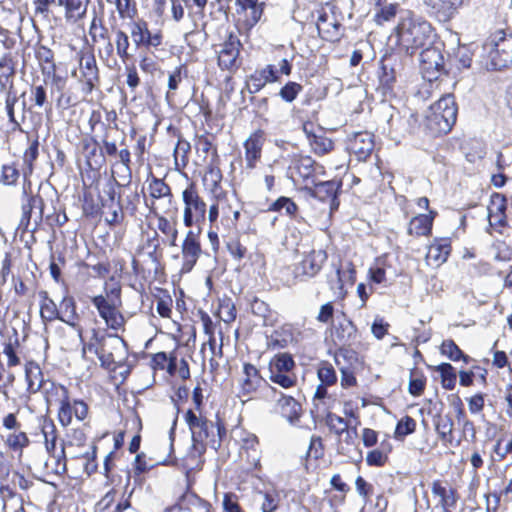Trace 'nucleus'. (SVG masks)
Wrapping results in <instances>:
<instances>
[{
	"label": "nucleus",
	"mask_w": 512,
	"mask_h": 512,
	"mask_svg": "<svg viewBox=\"0 0 512 512\" xmlns=\"http://www.w3.org/2000/svg\"><path fill=\"white\" fill-rule=\"evenodd\" d=\"M432 27L430 23L407 11L395 28L396 45L407 54L426 45L431 38Z\"/></svg>",
	"instance_id": "obj_2"
},
{
	"label": "nucleus",
	"mask_w": 512,
	"mask_h": 512,
	"mask_svg": "<svg viewBox=\"0 0 512 512\" xmlns=\"http://www.w3.org/2000/svg\"><path fill=\"white\" fill-rule=\"evenodd\" d=\"M326 260L327 253L324 250H312L304 256L299 268L303 275L314 277L321 270Z\"/></svg>",
	"instance_id": "obj_22"
},
{
	"label": "nucleus",
	"mask_w": 512,
	"mask_h": 512,
	"mask_svg": "<svg viewBox=\"0 0 512 512\" xmlns=\"http://www.w3.org/2000/svg\"><path fill=\"white\" fill-rule=\"evenodd\" d=\"M426 384L425 376L416 369L411 370L408 391L413 396H419L424 391Z\"/></svg>",
	"instance_id": "obj_48"
},
{
	"label": "nucleus",
	"mask_w": 512,
	"mask_h": 512,
	"mask_svg": "<svg viewBox=\"0 0 512 512\" xmlns=\"http://www.w3.org/2000/svg\"><path fill=\"white\" fill-rule=\"evenodd\" d=\"M341 186L340 182L337 181H323L311 183L304 187L305 191L309 196L319 199L322 202L331 201V210L336 209L339 205L337 202V191Z\"/></svg>",
	"instance_id": "obj_12"
},
{
	"label": "nucleus",
	"mask_w": 512,
	"mask_h": 512,
	"mask_svg": "<svg viewBox=\"0 0 512 512\" xmlns=\"http://www.w3.org/2000/svg\"><path fill=\"white\" fill-rule=\"evenodd\" d=\"M326 422L330 430L335 434L341 435L344 432L348 433V423L344 418L330 413L327 415Z\"/></svg>",
	"instance_id": "obj_57"
},
{
	"label": "nucleus",
	"mask_w": 512,
	"mask_h": 512,
	"mask_svg": "<svg viewBox=\"0 0 512 512\" xmlns=\"http://www.w3.org/2000/svg\"><path fill=\"white\" fill-rule=\"evenodd\" d=\"M263 143L264 138L261 131L254 132L244 142L245 161L248 169L256 167V163L261 157Z\"/></svg>",
	"instance_id": "obj_21"
},
{
	"label": "nucleus",
	"mask_w": 512,
	"mask_h": 512,
	"mask_svg": "<svg viewBox=\"0 0 512 512\" xmlns=\"http://www.w3.org/2000/svg\"><path fill=\"white\" fill-rule=\"evenodd\" d=\"M149 196L151 198V202L148 203L146 200V205L149 207L150 212L154 215H158L160 207L157 204L159 200H167L168 204H171L172 201V193L169 185H167L162 179H158L156 177H152L148 186Z\"/></svg>",
	"instance_id": "obj_16"
},
{
	"label": "nucleus",
	"mask_w": 512,
	"mask_h": 512,
	"mask_svg": "<svg viewBox=\"0 0 512 512\" xmlns=\"http://www.w3.org/2000/svg\"><path fill=\"white\" fill-rule=\"evenodd\" d=\"M79 70V80L84 84V91L87 94L91 93L99 81V71L94 55H83L80 59Z\"/></svg>",
	"instance_id": "obj_15"
},
{
	"label": "nucleus",
	"mask_w": 512,
	"mask_h": 512,
	"mask_svg": "<svg viewBox=\"0 0 512 512\" xmlns=\"http://www.w3.org/2000/svg\"><path fill=\"white\" fill-rule=\"evenodd\" d=\"M190 150V144L187 141L179 140L174 148L175 162L178 165V161L181 160L182 164L185 165L187 162V155Z\"/></svg>",
	"instance_id": "obj_63"
},
{
	"label": "nucleus",
	"mask_w": 512,
	"mask_h": 512,
	"mask_svg": "<svg viewBox=\"0 0 512 512\" xmlns=\"http://www.w3.org/2000/svg\"><path fill=\"white\" fill-rule=\"evenodd\" d=\"M219 203L220 214L222 216V222H225L227 218H230V212L233 210V206L236 204V199L231 196L229 197L227 192L217 194L213 196Z\"/></svg>",
	"instance_id": "obj_49"
},
{
	"label": "nucleus",
	"mask_w": 512,
	"mask_h": 512,
	"mask_svg": "<svg viewBox=\"0 0 512 512\" xmlns=\"http://www.w3.org/2000/svg\"><path fill=\"white\" fill-rule=\"evenodd\" d=\"M435 430L444 445L453 442L454 423L450 416H437L434 420Z\"/></svg>",
	"instance_id": "obj_27"
},
{
	"label": "nucleus",
	"mask_w": 512,
	"mask_h": 512,
	"mask_svg": "<svg viewBox=\"0 0 512 512\" xmlns=\"http://www.w3.org/2000/svg\"><path fill=\"white\" fill-rule=\"evenodd\" d=\"M506 199L500 194H494L491 197L488 206V219L491 227L499 228L506 224Z\"/></svg>",
	"instance_id": "obj_23"
},
{
	"label": "nucleus",
	"mask_w": 512,
	"mask_h": 512,
	"mask_svg": "<svg viewBox=\"0 0 512 512\" xmlns=\"http://www.w3.org/2000/svg\"><path fill=\"white\" fill-rule=\"evenodd\" d=\"M401 71H392V70H382L380 68L378 77H379V87L381 88L384 95L391 93L393 91L394 85L397 80V76Z\"/></svg>",
	"instance_id": "obj_44"
},
{
	"label": "nucleus",
	"mask_w": 512,
	"mask_h": 512,
	"mask_svg": "<svg viewBox=\"0 0 512 512\" xmlns=\"http://www.w3.org/2000/svg\"><path fill=\"white\" fill-rule=\"evenodd\" d=\"M356 337V326L345 316L342 320H339L337 324L334 325L332 338L334 343L340 346L339 348H347L346 346L354 342Z\"/></svg>",
	"instance_id": "obj_19"
},
{
	"label": "nucleus",
	"mask_w": 512,
	"mask_h": 512,
	"mask_svg": "<svg viewBox=\"0 0 512 512\" xmlns=\"http://www.w3.org/2000/svg\"><path fill=\"white\" fill-rule=\"evenodd\" d=\"M114 4L121 19L134 20L137 15L135 0H114Z\"/></svg>",
	"instance_id": "obj_45"
},
{
	"label": "nucleus",
	"mask_w": 512,
	"mask_h": 512,
	"mask_svg": "<svg viewBox=\"0 0 512 512\" xmlns=\"http://www.w3.org/2000/svg\"><path fill=\"white\" fill-rule=\"evenodd\" d=\"M83 151L90 167L94 165L98 166L104 161V154L102 150L99 149V145L94 139L84 141Z\"/></svg>",
	"instance_id": "obj_35"
},
{
	"label": "nucleus",
	"mask_w": 512,
	"mask_h": 512,
	"mask_svg": "<svg viewBox=\"0 0 512 512\" xmlns=\"http://www.w3.org/2000/svg\"><path fill=\"white\" fill-rule=\"evenodd\" d=\"M92 303L96 307L99 316L105 321L106 325L112 330H121L125 325V318L119 311L120 299H107L102 295L92 298Z\"/></svg>",
	"instance_id": "obj_9"
},
{
	"label": "nucleus",
	"mask_w": 512,
	"mask_h": 512,
	"mask_svg": "<svg viewBox=\"0 0 512 512\" xmlns=\"http://www.w3.org/2000/svg\"><path fill=\"white\" fill-rule=\"evenodd\" d=\"M416 429V421L410 417H403L397 424L395 429L396 437H405L412 434Z\"/></svg>",
	"instance_id": "obj_58"
},
{
	"label": "nucleus",
	"mask_w": 512,
	"mask_h": 512,
	"mask_svg": "<svg viewBox=\"0 0 512 512\" xmlns=\"http://www.w3.org/2000/svg\"><path fill=\"white\" fill-rule=\"evenodd\" d=\"M433 13L441 20H449L454 17L459 9L469 2V0H423Z\"/></svg>",
	"instance_id": "obj_17"
},
{
	"label": "nucleus",
	"mask_w": 512,
	"mask_h": 512,
	"mask_svg": "<svg viewBox=\"0 0 512 512\" xmlns=\"http://www.w3.org/2000/svg\"><path fill=\"white\" fill-rule=\"evenodd\" d=\"M432 223V215L420 214L410 221L408 233L416 236L428 235L432 229Z\"/></svg>",
	"instance_id": "obj_29"
},
{
	"label": "nucleus",
	"mask_w": 512,
	"mask_h": 512,
	"mask_svg": "<svg viewBox=\"0 0 512 512\" xmlns=\"http://www.w3.org/2000/svg\"><path fill=\"white\" fill-rule=\"evenodd\" d=\"M59 320L66 323L71 330L68 331V339H64L63 345L70 346L78 341L82 342L83 328L79 324L80 316L77 313L76 302L73 297L66 296L62 299L58 307Z\"/></svg>",
	"instance_id": "obj_7"
},
{
	"label": "nucleus",
	"mask_w": 512,
	"mask_h": 512,
	"mask_svg": "<svg viewBox=\"0 0 512 512\" xmlns=\"http://www.w3.org/2000/svg\"><path fill=\"white\" fill-rule=\"evenodd\" d=\"M25 377L27 382V391L30 394L38 392L43 385V374L38 365L30 363L26 365Z\"/></svg>",
	"instance_id": "obj_30"
},
{
	"label": "nucleus",
	"mask_w": 512,
	"mask_h": 512,
	"mask_svg": "<svg viewBox=\"0 0 512 512\" xmlns=\"http://www.w3.org/2000/svg\"><path fill=\"white\" fill-rule=\"evenodd\" d=\"M33 208H39L38 219H42L43 200L39 196H34L29 198L27 204H24L22 207V217L20 220V226H23L25 228L28 227Z\"/></svg>",
	"instance_id": "obj_39"
},
{
	"label": "nucleus",
	"mask_w": 512,
	"mask_h": 512,
	"mask_svg": "<svg viewBox=\"0 0 512 512\" xmlns=\"http://www.w3.org/2000/svg\"><path fill=\"white\" fill-rule=\"evenodd\" d=\"M59 390L62 398L60 399L58 419L63 426H68L71 424L74 415L73 404L69 400L67 389L64 386H59Z\"/></svg>",
	"instance_id": "obj_31"
},
{
	"label": "nucleus",
	"mask_w": 512,
	"mask_h": 512,
	"mask_svg": "<svg viewBox=\"0 0 512 512\" xmlns=\"http://www.w3.org/2000/svg\"><path fill=\"white\" fill-rule=\"evenodd\" d=\"M6 442L11 449L21 450L29 444V439L25 432H14L8 435Z\"/></svg>",
	"instance_id": "obj_60"
},
{
	"label": "nucleus",
	"mask_w": 512,
	"mask_h": 512,
	"mask_svg": "<svg viewBox=\"0 0 512 512\" xmlns=\"http://www.w3.org/2000/svg\"><path fill=\"white\" fill-rule=\"evenodd\" d=\"M281 209H285V212L287 215L294 216L298 210V207L291 198L282 196V197L278 198L276 201H274L270 205L268 210L269 211H280Z\"/></svg>",
	"instance_id": "obj_54"
},
{
	"label": "nucleus",
	"mask_w": 512,
	"mask_h": 512,
	"mask_svg": "<svg viewBox=\"0 0 512 512\" xmlns=\"http://www.w3.org/2000/svg\"><path fill=\"white\" fill-rule=\"evenodd\" d=\"M270 379L272 382L280 385L283 388H290L295 384V378L287 373L282 372H270Z\"/></svg>",
	"instance_id": "obj_62"
},
{
	"label": "nucleus",
	"mask_w": 512,
	"mask_h": 512,
	"mask_svg": "<svg viewBox=\"0 0 512 512\" xmlns=\"http://www.w3.org/2000/svg\"><path fill=\"white\" fill-rule=\"evenodd\" d=\"M237 13L249 11L247 22L255 25L261 18L263 13V3L258 0H236Z\"/></svg>",
	"instance_id": "obj_26"
},
{
	"label": "nucleus",
	"mask_w": 512,
	"mask_h": 512,
	"mask_svg": "<svg viewBox=\"0 0 512 512\" xmlns=\"http://www.w3.org/2000/svg\"><path fill=\"white\" fill-rule=\"evenodd\" d=\"M111 30L114 33V43L116 54L125 63L130 57L129 53L130 41L128 34L122 29L118 28L115 24L111 25Z\"/></svg>",
	"instance_id": "obj_25"
},
{
	"label": "nucleus",
	"mask_w": 512,
	"mask_h": 512,
	"mask_svg": "<svg viewBox=\"0 0 512 512\" xmlns=\"http://www.w3.org/2000/svg\"><path fill=\"white\" fill-rule=\"evenodd\" d=\"M87 349L94 352L101 366L107 369H115L117 365H122L128 356L126 342L120 336L105 331L93 330Z\"/></svg>",
	"instance_id": "obj_1"
},
{
	"label": "nucleus",
	"mask_w": 512,
	"mask_h": 512,
	"mask_svg": "<svg viewBox=\"0 0 512 512\" xmlns=\"http://www.w3.org/2000/svg\"><path fill=\"white\" fill-rule=\"evenodd\" d=\"M241 43L239 39L230 34L228 39L220 45L218 50V64L221 69L235 71L240 66L238 57L240 54Z\"/></svg>",
	"instance_id": "obj_11"
},
{
	"label": "nucleus",
	"mask_w": 512,
	"mask_h": 512,
	"mask_svg": "<svg viewBox=\"0 0 512 512\" xmlns=\"http://www.w3.org/2000/svg\"><path fill=\"white\" fill-rule=\"evenodd\" d=\"M432 493L440 498L441 506H455L457 502L456 492L454 489L447 490L441 485L440 481L432 483Z\"/></svg>",
	"instance_id": "obj_38"
},
{
	"label": "nucleus",
	"mask_w": 512,
	"mask_h": 512,
	"mask_svg": "<svg viewBox=\"0 0 512 512\" xmlns=\"http://www.w3.org/2000/svg\"><path fill=\"white\" fill-rule=\"evenodd\" d=\"M188 71L184 65L176 67L168 77L167 98L174 95L175 91L180 87L182 82L187 78Z\"/></svg>",
	"instance_id": "obj_41"
},
{
	"label": "nucleus",
	"mask_w": 512,
	"mask_h": 512,
	"mask_svg": "<svg viewBox=\"0 0 512 512\" xmlns=\"http://www.w3.org/2000/svg\"><path fill=\"white\" fill-rule=\"evenodd\" d=\"M373 146V141L369 135L358 134L352 142L351 149L359 158H366L372 152Z\"/></svg>",
	"instance_id": "obj_40"
},
{
	"label": "nucleus",
	"mask_w": 512,
	"mask_h": 512,
	"mask_svg": "<svg viewBox=\"0 0 512 512\" xmlns=\"http://www.w3.org/2000/svg\"><path fill=\"white\" fill-rule=\"evenodd\" d=\"M43 300L40 305V315L43 321H53L59 319V310L54 301L43 293Z\"/></svg>",
	"instance_id": "obj_47"
},
{
	"label": "nucleus",
	"mask_w": 512,
	"mask_h": 512,
	"mask_svg": "<svg viewBox=\"0 0 512 512\" xmlns=\"http://www.w3.org/2000/svg\"><path fill=\"white\" fill-rule=\"evenodd\" d=\"M244 378L242 381V390L244 393H251L257 389L261 383V377L257 368L249 363H246L243 368Z\"/></svg>",
	"instance_id": "obj_32"
},
{
	"label": "nucleus",
	"mask_w": 512,
	"mask_h": 512,
	"mask_svg": "<svg viewBox=\"0 0 512 512\" xmlns=\"http://www.w3.org/2000/svg\"><path fill=\"white\" fill-rule=\"evenodd\" d=\"M302 90L303 87L301 84L289 81L280 89L279 96L283 101L291 103L298 97Z\"/></svg>",
	"instance_id": "obj_52"
},
{
	"label": "nucleus",
	"mask_w": 512,
	"mask_h": 512,
	"mask_svg": "<svg viewBox=\"0 0 512 512\" xmlns=\"http://www.w3.org/2000/svg\"><path fill=\"white\" fill-rule=\"evenodd\" d=\"M201 254L200 243L192 231H189L182 245L183 265L182 271H190Z\"/></svg>",
	"instance_id": "obj_20"
},
{
	"label": "nucleus",
	"mask_w": 512,
	"mask_h": 512,
	"mask_svg": "<svg viewBox=\"0 0 512 512\" xmlns=\"http://www.w3.org/2000/svg\"><path fill=\"white\" fill-rule=\"evenodd\" d=\"M426 127L434 134L448 133L457 119V106L454 96L446 94L429 107L426 114Z\"/></svg>",
	"instance_id": "obj_4"
},
{
	"label": "nucleus",
	"mask_w": 512,
	"mask_h": 512,
	"mask_svg": "<svg viewBox=\"0 0 512 512\" xmlns=\"http://www.w3.org/2000/svg\"><path fill=\"white\" fill-rule=\"evenodd\" d=\"M185 420L191 431L193 448L196 452L202 454L207 446L214 449L220 446L221 429L212 421L196 415L192 410L186 412Z\"/></svg>",
	"instance_id": "obj_3"
},
{
	"label": "nucleus",
	"mask_w": 512,
	"mask_h": 512,
	"mask_svg": "<svg viewBox=\"0 0 512 512\" xmlns=\"http://www.w3.org/2000/svg\"><path fill=\"white\" fill-rule=\"evenodd\" d=\"M221 181V170L217 166H214L212 164L209 165L204 174L203 182L207 189L210 190L213 196L225 192L220 186Z\"/></svg>",
	"instance_id": "obj_28"
},
{
	"label": "nucleus",
	"mask_w": 512,
	"mask_h": 512,
	"mask_svg": "<svg viewBox=\"0 0 512 512\" xmlns=\"http://www.w3.org/2000/svg\"><path fill=\"white\" fill-rule=\"evenodd\" d=\"M423 73L431 80L444 68V57L436 47H427L420 53Z\"/></svg>",
	"instance_id": "obj_14"
},
{
	"label": "nucleus",
	"mask_w": 512,
	"mask_h": 512,
	"mask_svg": "<svg viewBox=\"0 0 512 512\" xmlns=\"http://www.w3.org/2000/svg\"><path fill=\"white\" fill-rule=\"evenodd\" d=\"M218 316L225 323H230L236 318V309L230 300H225L219 305Z\"/></svg>",
	"instance_id": "obj_59"
},
{
	"label": "nucleus",
	"mask_w": 512,
	"mask_h": 512,
	"mask_svg": "<svg viewBox=\"0 0 512 512\" xmlns=\"http://www.w3.org/2000/svg\"><path fill=\"white\" fill-rule=\"evenodd\" d=\"M87 12V4L81 0H70L68 8L65 10V20L68 23L75 24L84 18Z\"/></svg>",
	"instance_id": "obj_37"
},
{
	"label": "nucleus",
	"mask_w": 512,
	"mask_h": 512,
	"mask_svg": "<svg viewBox=\"0 0 512 512\" xmlns=\"http://www.w3.org/2000/svg\"><path fill=\"white\" fill-rule=\"evenodd\" d=\"M182 200L184 203L183 222L186 227L205 221L207 205L194 184H190L183 190Z\"/></svg>",
	"instance_id": "obj_6"
},
{
	"label": "nucleus",
	"mask_w": 512,
	"mask_h": 512,
	"mask_svg": "<svg viewBox=\"0 0 512 512\" xmlns=\"http://www.w3.org/2000/svg\"><path fill=\"white\" fill-rule=\"evenodd\" d=\"M290 177L294 182H302L305 186L314 183L316 175L324 174V167L316 163L310 156L295 155L289 167Z\"/></svg>",
	"instance_id": "obj_8"
},
{
	"label": "nucleus",
	"mask_w": 512,
	"mask_h": 512,
	"mask_svg": "<svg viewBox=\"0 0 512 512\" xmlns=\"http://www.w3.org/2000/svg\"><path fill=\"white\" fill-rule=\"evenodd\" d=\"M441 353L447 356L452 361H458L463 359L464 362L468 363L469 356L465 355L461 349L456 345L453 340H445L441 344Z\"/></svg>",
	"instance_id": "obj_43"
},
{
	"label": "nucleus",
	"mask_w": 512,
	"mask_h": 512,
	"mask_svg": "<svg viewBox=\"0 0 512 512\" xmlns=\"http://www.w3.org/2000/svg\"><path fill=\"white\" fill-rule=\"evenodd\" d=\"M45 435V445L46 449L49 453L53 455V457L57 460V468H62L63 471L66 470V457H65V449L64 446L61 445L60 451L56 454V436L54 434V426H51V432L44 431Z\"/></svg>",
	"instance_id": "obj_34"
},
{
	"label": "nucleus",
	"mask_w": 512,
	"mask_h": 512,
	"mask_svg": "<svg viewBox=\"0 0 512 512\" xmlns=\"http://www.w3.org/2000/svg\"><path fill=\"white\" fill-rule=\"evenodd\" d=\"M449 254L450 246L448 244L433 243L428 247L425 260L427 265L439 267L447 260Z\"/></svg>",
	"instance_id": "obj_24"
},
{
	"label": "nucleus",
	"mask_w": 512,
	"mask_h": 512,
	"mask_svg": "<svg viewBox=\"0 0 512 512\" xmlns=\"http://www.w3.org/2000/svg\"><path fill=\"white\" fill-rule=\"evenodd\" d=\"M280 77L276 67L268 64L256 69L246 80V88L250 94H255L263 89L268 83L278 82Z\"/></svg>",
	"instance_id": "obj_13"
},
{
	"label": "nucleus",
	"mask_w": 512,
	"mask_h": 512,
	"mask_svg": "<svg viewBox=\"0 0 512 512\" xmlns=\"http://www.w3.org/2000/svg\"><path fill=\"white\" fill-rule=\"evenodd\" d=\"M490 70H501L512 64V34L504 30L494 32L484 44Z\"/></svg>",
	"instance_id": "obj_5"
},
{
	"label": "nucleus",
	"mask_w": 512,
	"mask_h": 512,
	"mask_svg": "<svg viewBox=\"0 0 512 512\" xmlns=\"http://www.w3.org/2000/svg\"><path fill=\"white\" fill-rule=\"evenodd\" d=\"M36 58L38 59L41 65L46 64L48 68L54 70L55 65L53 63L54 54L52 50L45 46H40L36 50Z\"/></svg>",
	"instance_id": "obj_61"
},
{
	"label": "nucleus",
	"mask_w": 512,
	"mask_h": 512,
	"mask_svg": "<svg viewBox=\"0 0 512 512\" xmlns=\"http://www.w3.org/2000/svg\"><path fill=\"white\" fill-rule=\"evenodd\" d=\"M130 34L133 44L137 48L158 47L162 44L163 35L161 32L152 33L148 24L143 19L133 20L130 23Z\"/></svg>",
	"instance_id": "obj_10"
},
{
	"label": "nucleus",
	"mask_w": 512,
	"mask_h": 512,
	"mask_svg": "<svg viewBox=\"0 0 512 512\" xmlns=\"http://www.w3.org/2000/svg\"><path fill=\"white\" fill-rule=\"evenodd\" d=\"M341 358L352 361L357 360V355L355 351L349 348H339L335 354V362L341 372V386L343 388L353 387L357 384L354 371L351 367L342 365Z\"/></svg>",
	"instance_id": "obj_18"
},
{
	"label": "nucleus",
	"mask_w": 512,
	"mask_h": 512,
	"mask_svg": "<svg viewBox=\"0 0 512 512\" xmlns=\"http://www.w3.org/2000/svg\"><path fill=\"white\" fill-rule=\"evenodd\" d=\"M380 68L382 70L401 71L403 68L401 52L393 48L387 49L381 58Z\"/></svg>",
	"instance_id": "obj_36"
},
{
	"label": "nucleus",
	"mask_w": 512,
	"mask_h": 512,
	"mask_svg": "<svg viewBox=\"0 0 512 512\" xmlns=\"http://www.w3.org/2000/svg\"><path fill=\"white\" fill-rule=\"evenodd\" d=\"M89 35L93 43H96L98 40H108V29L104 26L101 18H98L96 13L92 18L90 27H89Z\"/></svg>",
	"instance_id": "obj_46"
},
{
	"label": "nucleus",
	"mask_w": 512,
	"mask_h": 512,
	"mask_svg": "<svg viewBox=\"0 0 512 512\" xmlns=\"http://www.w3.org/2000/svg\"><path fill=\"white\" fill-rule=\"evenodd\" d=\"M38 146L39 143L35 140L25 151L24 153V163L27 165L28 172H32L33 162L38 157Z\"/></svg>",
	"instance_id": "obj_64"
},
{
	"label": "nucleus",
	"mask_w": 512,
	"mask_h": 512,
	"mask_svg": "<svg viewBox=\"0 0 512 512\" xmlns=\"http://www.w3.org/2000/svg\"><path fill=\"white\" fill-rule=\"evenodd\" d=\"M390 451V447L387 450L374 449L367 453L366 463L369 466L381 467L386 464L388 461V452Z\"/></svg>",
	"instance_id": "obj_56"
},
{
	"label": "nucleus",
	"mask_w": 512,
	"mask_h": 512,
	"mask_svg": "<svg viewBox=\"0 0 512 512\" xmlns=\"http://www.w3.org/2000/svg\"><path fill=\"white\" fill-rule=\"evenodd\" d=\"M320 383L332 386L337 382V375L333 366L328 362L321 363L317 371Z\"/></svg>",
	"instance_id": "obj_53"
},
{
	"label": "nucleus",
	"mask_w": 512,
	"mask_h": 512,
	"mask_svg": "<svg viewBox=\"0 0 512 512\" xmlns=\"http://www.w3.org/2000/svg\"><path fill=\"white\" fill-rule=\"evenodd\" d=\"M15 74V64L10 55H4L0 59V87L6 89L13 88L12 78Z\"/></svg>",
	"instance_id": "obj_33"
},
{
	"label": "nucleus",
	"mask_w": 512,
	"mask_h": 512,
	"mask_svg": "<svg viewBox=\"0 0 512 512\" xmlns=\"http://www.w3.org/2000/svg\"><path fill=\"white\" fill-rule=\"evenodd\" d=\"M294 361L292 357L286 353L277 355L270 365V372H282L288 373L294 367Z\"/></svg>",
	"instance_id": "obj_50"
},
{
	"label": "nucleus",
	"mask_w": 512,
	"mask_h": 512,
	"mask_svg": "<svg viewBox=\"0 0 512 512\" xmlns=\"http://www.w3.org/2000/svg\"><path fill=\"white\" fill-rule=\"evenodd\" d=\"M259 495L262 498V512H274L278 508L280 498L277 492H259Z\"/></svg>",
	"instance_id": "obj_55"
},
{
	"label": "nucleus",
	"mask_w": 512,
	"mask_h": 512,
	"mask_svg": "<svg viewBox=\"0 0 512 512\" xmlns=\"http://www.w3.org/2000/svg\"><path fill=\"white\" fill-rule=\"evenodd\" d=\"M309 145L312 151L319 156L325 155L333 149V142L322 134L312 138Z\"/></svg>",
	"instance_id": "obj_51"
},
{
	"label": "nucleus",
	"mask_w": 512,
	"mask_h": 512,
	"mask_svg": "<svg viewBox=\"0 0 512 512\" xmlns=\"http://www.w3.org/2000/svg\"><path fill=\"white\" fill-rule=\"evenodd\" d=\"M436 371L440 373L443 388L452 390L457 377L453 366L449 363H442L436 367Z\"/></svg>",
	"instance_id": "obj_42"
}]
</instances>
